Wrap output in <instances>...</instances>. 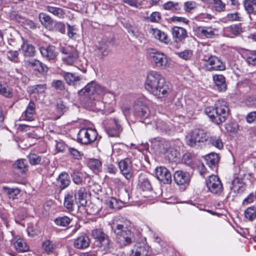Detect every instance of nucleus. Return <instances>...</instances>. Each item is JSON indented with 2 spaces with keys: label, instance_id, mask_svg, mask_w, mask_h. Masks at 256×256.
<instances>
[{
  "label": "nucleus",
  "instance_id": "nucleus-1",
  "mask_svg": "<svg viewBox=\"0 0 256 256\" xmlns=\"http://www.w3.org/2000/svg\"><path fill=\"white\" fill-rule=\"evenodd\" d=\"M108 92V89L94 82L88 84L79 92L80 101L84 106L92 110H102L104 108V102L96 99Z\"/></svg>",
  "mask_w": 256,
  "mask_h": 256
},
{
  "label": "nucleus",
  "instance_id": "nucleus-2",
  "mask_svg": "<svg viewBox=\"0 0 256 256\" xmlns=\"http://www.w3.org/2000/svg\"><path fill=\"white\" fill-rule=\"evenodd\" d=\"M144 88L148 92L158 98L166 97L172 92L164 78L160 72L155 70H151L148 73Z\"/></svg>",
  "mask_w": 256,
  "mask_h": 256
},
{
  "label": "nucleus",
  "instance_id": "nucleus-3",
  "mask_svg": "<svg viewBox=\"0 0 256 256\" xmlns=\"http://www.w3.org/2000/svg\"><path fill=\"white\" fill-rule=\"evenodd\" d=\"M116 240L121 246H125L132 242L134 237L130 228V222L122 218L116 217L109 223Z\"/></svg>",
  "mask_w": 256,
  "mask_h": 256
},
{
  "label": "nucleus",
  "instance_id": "nucleus-4",
  "mask_svg": "<svg viewBox=\"0 0 256 256\" xmlns=\"http://www.w3.org/2000/svg\"><path fill=\"white\" fill-rule=\"evenodd\" d=\"M204 111L212 122L218 125L224 122L230 114L228 104L222 100L216 101L214 106L206 107Z\"/></svg>",
  "mask_w": 256,
  "mask_h": 256
},
{
  "label": "nucleus",
  "instance_id": "nucleus-5",
  "mask_svg": "<svg viewBox=\"0 0 256 256\" xmlns=\"http://www.w3.org/2000/svg\"><path fill=\"white\" fill-rule=\"evenodd\" d=\"M210 138V134L202 128L192 130L186 138V144L190 147L199 148Z\"/></svg>",
  "mask_w": 256,
  "mask_h": 256
},
{
  "label": "nucleus",
  "instance_id": "nucleus-6",
  "mask_svg": "<svg viewBox=\"0 0 256 256\" xmlns=\"http://www.w3.org/2000/svg\"><path fill=\"white\" fill-rule=\"evenodd\" d=\"M133 110L136 118L140 120L148 118L150 115V110L148 100L144 96L138 97L134 102Z\"/></svg>",
  "mask_w": 256,
  "mask_h": 256
},
{
  "label": "nucleus",
  "instance_id": "nucleus-7",
  "mask_svg": "<svg viewBox=\"0 0 256 256\" xmlns=\"http://www.w3.org/2000/svg\"><path fill=\"white\" fill-rule=\"evenodd\" d=\"M149 59L154 66L160 69H166L171 65V60L162 52L155 51L149 54Z\"/></svg>",
  "mask_w": 256,
  "mask_h": 256
},
{
  "label": "nucleus",
  "instance_id": "nucleus-8",
  "mask_svg": "<svg viewBox=\"0 0 256 256\" xmlns=\"http://www.w3.org/2000/svg\"><path fill=\"white\" fill-rule=\"evenodd\" d=\"M98 132L92 128H81L77 136V141L82 144H88L96 140Z\"/></svg>",
  "mask_w": 256,
  "mask_h": 256
},
{
  "label": "nucleus",
  "instance_id": "nucleus-9",
  "mask_svg": "<svg viewBox=\"0 0 256 256\" xmlns=\"http://www.w3.org/2000/svg\"><path fill=\"white\" fill-rule=\"evenodd\" d=\"M206 184L208 190L213 194H220L223 190V186L219 177L211 175L206 180Z\"/></svg>",
  "mask_w": 256,
  "mask_h": 256
},
{
  "label": "nucleus",
  "instance_id": "nucleus-10",
  "mask_svg": "<svg viewBox=\"0 0 256 256\" xmlns=\"http://www.w3.org/2000/svg\"><path fill=\"white\" fill-rule=\"evenodd\" d=\"M206 66L209 71L224 70L226 69L224 62L216 56H211L204 58Z\"/></svg>",
  "mask_w": 256,
  "mask_h": 256
},
{
  "label": "nucleus",
  "instance_id": "nucleus-11",
  "mask_svg": "<svg viewBox=\"0 0 256 256\" xmlns=\"http://www.w3.org/2000/svg\"><path fill=\"white\" fill-rule=\"evenodd\" d=\"M60 52L66 54V56L62 58V61L68 65H72L78 58V50L75 48L70 46L62 47Z\"/></svg>",
  "mask_w": 256,
  "mask_h": 256
},
{
  "label": "nucleus",
  "instance_id": "nucleus-12",
  "mask_svg": "<svg viewBox=\"0 0 256 256\" xmlns=\"http://www.w3.org/2000/svg\"><path fill=\"white\" fill-rule=\"evenodd\" d=\"M109 123L110 126L106 127L108 135L112 137L118 136L122 130L120 120L116 118H113L109 120Z\"/></svg>",
  "mask_w": 256,
  "mask_h": 256
},
{
  "label": "nucleus",
  "instance_id": "nucleus-13",
  "mask_svg": "<svg viewBox=\"0 0 256 256\" xmlns=\"http://www.w3.org/2000/svg\"><path fill=\"white\" fill-rule=\"evenodd\" d=\"M118 166L121 174L127 180H130L132 176V162L128 158H125L118 162Z\"/></svg>",
  "mask_w": 256,
  "mask_h": 256
},
{
  "label": "nucleus",
  "instance_id": "nucleus-14",
  "mask_svg": "<svg viewBox=\"0 0 256 256\" xmlns=\"http://www.w3.org/2000/svg\"><path fill=\"white\" fill-rule=\"evenodd\" d=\"M156 178L164 184H170L172 176L169 170L164 166L157 167L155 169Z\"/></svg>",
  "mask_w": 256,
  "mask_h": 256
},
{
  "label": "nucleus",
  "instance_id": "nucleus-15",
  "mask_svg": "<svg viewBox=\"0 0 256 256\" xmlns=\"http://www.w3.org/2000/svg\"><path fill=\"white\" fill-rule=\"evenodd\" d=\"M76 200L75 190H71L66 192L64 195V205L68 212H72L74 210V206L76 203Z\"/></svg>",
  "mask_w": 256,
  "mask_h": 256
},
{
  "label": "nucleus",
  "instance_id": "nucleus-16",
  "mask_svg": "<svg viewBox=\"0 0 256 256\" xmlns=\"http://www.w3.org/2000/svg\"><path fill=\"white\" fill-rule=\"evenodd\" d=\"M149 247L144 242L136 243L130 256H148Z\"/></svg>",
  "mask_w": 256,
  "mask_h": 256
},
{
  "label": "nucleus",
  "instance_id": "nucleus-17",
  "mask_svg": "<svg viewBox=\"0 0 256 256\" xmlns=\"http://www.w3.org/2000/svg\"><path fill=\"white\" fill-rule=\"evenodd\" d=\"M42 56L47 60H54L58 55L56 48L54 46H48L46 47L40 48Z\"/></svg>",
  "mask_w": 256,
  "mask_h": 256
},
{
  "label": "nucleus",
  "instance_id": "nucleus-18",
  "mask_svg": "<svg viewBox=\"0 0 256 256\" xmlns=\"http://www.w3.org/2000/svg\"><path fill=\"white\" fill-rule=\"evenodd\" d=\"M197 31L200 36L208 38H212L216 35L218 30L212 26H200L198 28Z\"/></svg>",
  "mask_w": 256,
  "mask_h": 256
},
{
  "label": "nucleus",
  "instance_id": "nucleus-19",
  "mask_svg": "<svg viewBox=\"0 0 256 256\" xmlns=\"http://www.w3.org/2000/svg\"><path fill=\"white\" fill-rule=\"evenodd\" d=\"M174 178L178 185H183L188 184L190 180V175L188 172L182 170H178L174 174Z\"/></svg>",
  "mask_w": 256,
  "mask_h": 256
},
{
  "label": "nucleus",
  "instance_id": "nucleus-20",
  "mask_svg": "<svg viewBox=\"0 0 256 256\" xmlns=\"http://www.w3.org/2000/svg\"><path fill=\"white\" fill-rule=\"evenodd\" d=\"M56 182L60 190L66 189L70 186L71 182L68 174L65 172L60 174L58 178H56Z\"/></svg>",
  "mask_w": 256,
  "mask_h": 256
},
{
  "label": "nucleus",
  "instance_id": "nucleus-21",
  "mask_svg": "<svg viewBox=\"0 0 256 256\" xmlns=\"http://www.w3.org/2000/svg\"><path fill=\"white\" fill-rule=\"evenodd\" d=\"M28 65L33 70L37 71L40 74H44L48 72V66L38 60L32 59L28 62Z\"/></svg>",
  "mask_w": 256,
  "mask_h": 256
},
{
  "label": "nucleus",
  "instance_id": "nucleus-22",
  "mask_svg": "<svg viewBox=\"0 0 256 256\" xmlns=\"http://www.w3.org/2000/svg\"><path fill=\"white\" fill-rule=\"evenodd\" d=\"M12 244L18 252H24L29 250V246L24 239L21 238H14L12 240Z\"/></svg>",
  "mask_w": 256,
  "mask_h": 256
},
{
  "label": "nucleus",
  "instance_id": "nucleus-23",
  "mask_svg": "<svg viewBox=\"0 0 256 256\" xmlns=\"http://www.w3.org/2000/svg\"><path fill=\"white\" fill-rule=\"evenodd\" d=\"M172 35L176 42L183 40L188 36L186 30L180 26H174L172 29Z\"/></svg>",
  "mask_w": 256,
  "mask_h": 256
},
{
  "label": "nucleus",
  "instance_id": "nucleus-24",
  "mask_svg": "<svg viewBox=\"0 0 256 256\" xmlns=\"http://www.w3.org/2000/svg\"><path fill=\"white\" fill-rule=\"evenodd\" d=\"M90 243L88 236L82 234L78 236L74 242V246L78 249H83L88 248Z\"/></svg>",
  "mask_w": 256,
  "mask_h": 256
},
{
  "label": "nucleus",
  "instance_id": "nucleus-25",
  "mask_svg": "<svg viewBox=\"0 0 256 256\" xmlns=\"http://www.w3.org/2000/svg\"><path fill=\"white\" fill-rule=\"evenodd\" d=\"M150 33L155 38L159 40L160 42L168 44L170 40L167 35L160 30L157 28H150L149 30Z\"/></svg>",
  "mask_w": 256,
  "mask_h": 256
},
{
  "label": "nucleus",
  "instance_id": "nucleus-26",
  "mask_svg": "<svg viewBox=\"0 0 256 256\" xmlns=\"http://www.w3.org/2000/svg\"><path fill=\"white\" fill-rule=\"evenodd\" d=\"M108 43L107 40H101L98 43L96 46L98 54L101 58H103L108 54L110 52Z\"/></svg>",
  "mask_w": 256,
  "mask_h": 256
},
{
  "label": "nucleus",
  "instance_id": "nucleus-27",
  "mask_svg": "<svg viewBox=\"0 0 256 256\" xmlns=\"http://www.w3.org/2000/svg\"><path fill=\"white\" fill-rule=\"evenodd\" d=\"M207 165L212 168L214 169L218 167L220 158L218 154L214 152L210 153L206 156Z\"/></svg>",
  "mask_w": 256,
  "mask_h": 256
},
{
  "label": "nucleus",
  "instance_id": "nucleus-28",
  "mask_svg": "<svg viewBox=\"0 0 256 256\" xmlns=\"http://www.w3.org/2000/svg\"><path fill=\"white\" fill-rule=\"evenodd\" d=\"M22 54L24 56H34L36 53L34 46L28 42H24L21 46Z\"/></svg>",
  "mask_w": 256,
  "mask_h": 256
},
{
  "label": "nucleus",
  "instance_id": "nucleus-29",
  "mask_svg": "<svg viewBox=\"0 0 256 256\" xmlns=\"http://www.w3.org/2000/svg\"><path fill=\"white\" fill-rule=\"evenodd\" d=\"M35 104L32 101H30L24 112V120L28 121L34 120V115L35 113Z\"/></svg>",
  "mask_w": 256,
  "mask_h": 256
},
{
  "label": "nucleus",
  "instance_id": "nucleus-30",
  "mask_svg": "<svg viewBox=\"0 0 256 256\" xmlns=\"http://www.w3.org/2000/svg\"><path fill=\"white\" fill-rule=\"evenodd\" d=\"M212 80L220 91H223L226 90V79L223 75H214Z\"/></svg>",
  "mask_w": 256,
  "mask_h": 256
},
{
  "label": "nucleus",
  "instance_id": "nucleus-31",
  "mask_svg": "<svg viewBox=\"0 0 256 256\" xmlns=\"http://www.w3.org/2000/svg\"><path fill=\"white\" fill-rule=\"evenodd\" d=\"M204 3L213 5L215 11L217 12H224L226 10V4L222 0H201Z\"/></svg>",
  "mask_w": 256,
  "mask_h": 256
},
{
  "label": "nucleus",
  "instance_id": "nucleus-32",
  "mask_svg": "<svg viewBox=\"0 0 256 256\" xmlns=\"http://www.w3.org/2000/svg\"><path fill=\"white\" fill-rule=\"evenodd\" d=\"M63 76L66 82L69 85L75 86L80 80V76L75 73L64 72Z\"/></svg>",
  "mask_w": 256,
  "mask_h": 256
},
{
  "label": "nucleus",
  "instance_id": "nucleus-33",
  "mask_svg": "<svg viewBox=\"0 0 256 256\" xmlns=\"http://www.w3.org/2000/svg\"><path fill=\"white\" fill-rule=\"evenodd\" d=\"M243 182L242 178H234L231 182L230 188L234 193L238 194L243 192Z\"/></svg>",
  "mask_w": 256,
  "mask_h": 256
},
{
  "label": "nucleus",
  "instance_id": "nucleus-34",
  "mask_svg": "<svg viewBox=\"0 0 256 256\" xmlns=\"http://www.w3.org/2000/svg\"><path fill=\"white\" fill-rule=\"evenodd\" d=\"M76 193V197L78 200V203L80 206H85L86 204V190L84 187H80L77 190H75Z\"/></svg>",
  "mask_w": 256,
  "mask_h": 256
},
{
  "label": "nucleus",
  "instance_id": "nucleus-35",
  "mask_svg": "<svg viewBox=\"0 0 256 256\" xmlns=\"http://www.w3.org/2000/svg\"><path fill=\"white\" fill-rule=\"evenodd\" d=\"M39 20L41 24L46 28H50L53 24L52 18L44 12L40 13Z\"/></svg>",
  "mask_w": 256,
  "mask_h": 256
},
{
  "label": "nucleus",
  "instance_id": "nucleus-36",
  "mask_svg": "<svg viewBox=\"0 0 256 256\" xmlns=\"http://www.w3.org/2000/svg\"><path fill=\"white\" fill-rule=\"evenodd\" d=\"M46 89V84H36L30 86L28 92L30 94H34V96H36V94H40L44 92Z\"/></svg>",
  "mask_w": 256,
  "mask_h": 256
},
{
  "label": "nucleus",
  "instance_id": "nucleus-37",
  "mask_svg": "<svg viewBox=\"0 0 256 256\" xmlns=\"http://www.w3.org/2000/svg\"><path fill=\"white\" fill-rule=\"evenodd\" d=\"M0 94L6 98H12L13 96V92L7 84L0 82Z\"/></svg>",
  "mask_w": 256,
  "mask_h": 256
},
{
  "label": "nucleus",
  "instance_id": "nucleus-38",
  "mask_svg": "<svg viewBox=\"0 0 256 256\" xmlns=\"http://www.w3.org/2000/svg\"><path fill=\"white\" fill-rule=\"evenodd\" d=\"M243 4L244 10L248 14H254L255 15L256 0H244Z\"/></svg>",
  "mask_w": 256,
  "mask_h": 256
},
{
  "label": "nucleus",
  "instance_id": "nucleus-39",
  "mask_svg": "<svg viewBox=\"0 0 256 256\" xmlns=\"http://www.w3.org/2000/svg\"><path fill=\"white\" fill-rule=\"evenodd\" d=\"M138 186L143 191H150L152 188L149 180L142 176L139 178Z\"/></svg>",
  "mask_w": 256,
  "mask_h": 256
},
{
  "label": "nucleus",
  "instance_id": "nucleus-40",
  "mask_svg": "<svg viewBox=\"0 0 256 256\" xmlns=\"http://www.w3.org/2000/svg\"><path fill=\"white\" fill-rule=\"evenodd\" d=\"M46 9L49 12L60 18H62L64 16L65 14L62 8L47 6Z\"/></svg>",
  "mask_w": 256,
  "mask_h": 256
},
{
  "label": "nucleus",
  "instance_id": "nucleus-41",
  "mask_svg": "<svg viewBox=\"0 0 256 256\" xmlns=\"http://www.w3.org/2000/svg\"><path fill=\"white\" fill-rule=\"evenodd\" d=\"M244 216L248 220L253 222L256 218V207L248 208L244 212Z\"/></svg>",
  "mask_w": 256,
  "mask_h": 256
},
{
  "label": "nucleus",
  "instance_id": "nucleus-42",
  "mask_svg": "<svg viewBox=\"0 0 256 256\" xmlns=\"http://www.w3.org/2000/svg\"><path fill=\"white\" fill-rule=\"evenodd\" d=\"M73 182L78 185L82 184L83 181V174L77 170H74L70 174Z\"/></svg>",
  "mask_w": 256,
  "mask_h": 256
},
{
  "label": "nucleus",
  "instance_id": "nucleus-43",
  "mask_svg": "<svg viewBox=\"0 0 256 256\" xmlns=\"http://www.w3.org/2000/svg\"><path fill=\"white\" fill-rule=\"evenodd\" d=\"M210 143L215 148L221 150L224 147V144L222 139L218 136H210L209 138Z\"/></svg>",
  "mask_w": 256,
  "mask_h": 256
},
{
  "label": "nucleus",
  "instance_id": "nucleus-44",
  "mask_svg": "<svg viewBox=\"0 0 256 256\" xmlns=\"http://www.w3.org/2000/svg\"><path fill=\"white\" fill-rule=\"evenodd\" d=\"M72 218L67 216H59L54 220L55 224L60 226L66 227L70 223Z\"/></svg>",
  "mask_w": 256,
  "mask_h": 256
},
{
  "label": "nucleus",
  "instance_id": "nucleus-45",
  "mask_svg": "<svg viewBox=\"0 0 256 256\" xmlns=\"http://www.w3.org/2000/svg\"><path fill=\"white\" fill-rule=\"evenodd\" d=\"M3 188L9 198H12V200L15 199L21 191L20 189L17 188H14L4 186Z\"/></svg>",
  "mask_w": 256,
  "mask_h": 256
},
{
  "label": "nucleus",
  "instance_id": "nucleus-46",
  "mask_svg": "<svg viewBox=\"0 0 256 256\" xmlns=\"http://www.w3.org/2000/svg\"><path fill=\"white\" fill-rule=\"evenodd\" d=\"M162 8L165 10L176 12L180 10V6L178 2H168L162 5Z\"/></svg>",
  "mask_w": 256,
  "mask_h": 256
},
{
  "label": "nucleus",
  "instance_id": "nucleus-47",
  "mask_svg": "<svg viewBox=\"0 0 256 256\" xmlns=\"http://www.w3.org/2000/svg\"><path fill=\"white\" fill-rule=\"evenodd\" d=\"M42 248L48 254H50L53 252L56 246L52 241L47 240L43 242Z\"/></svg>",
  "mask_w": 256,
  "mask_h": 256
},
{
  "label": "nucleus",
  "instance_id": "nucleus-48",
  "mask_svg": "<svg viewBox=\"0 0 256 256\" xmlns=\"http://www.w3.org/2000/svg\"><path fill=\"white\" fill-rule=\"evenodd\" d=\"M88 164L90 168L96 172H98L102 167V162L98 159H90Z\"/></svg>",
  "mask_w": 256,
  "mask_h": 256
},
{
  "label": "nucleus",
  "instance_id": "nucleus-49",
  "mask_svg": "<svg viewBox=\"0 0 256 256\" xmlns=\"http://www.w3.org/2000/svg\"><path fill=\"white\" fill-rule=\"evenodd\" d=\"M28 166L27 161L24 159L18 160L14 164V168L19 170L22 172L28 170Z\"/></svg>",
  "mask_w": 256,
  "mask_h": 256
},
{
  "label": "nucleus",
  "instance_id": "nucleus-50",
  "mask_svg": "<svg viewBox=\"0 0 256 256\" xmlns=\"http://www.w3.org/2000/svg\"><path fill=\"white\" fill-rule=\"evenodd\" d=\"M246 60L247 62L252 66L256 65V50H249L246 54Z\"/></svg>",
  "mask_w": 256,
  "mask_h": 256
},
{
  "label": "nucleus",
  "instance_id": "nucleus-51",
  "mask_svg": "<svg viewBox=\"0 0 256 256\" xmlns=\"http://www.w3.org/2000/svg\"><path fill=\"white\" fill-rule=\"evenodd\" d=\"M92 236L96 240V242L98 243L101 240L107 236L103 232L101 229H96L92 230Z\"/></svg>",
  "mask_w": 256,
  "mask_h": 256
},
{
  "label": "nucleus",
  "instance_id": "nucleus-52",
  "mask_svg": "<svg viewBox=\"0 0 256 256\" xmlns=\"http://www.w3.org/2000/svg\"><path fill=\"white\" fill-rule=\"evenodd\" d=\"M30 163L32 165L39 164L41 162V157L36 154H30L28 156Z\"/></svg>",
  "mask_w": 256,
  "mask_h": 256
},
{
  "label": "nucleus",
  "instance_id": "nucleus-53",
  "mask_svg": "<svg viewBox=\"0 0 256 256\" xmlns=\"http://www.w3.org/2000/svg\"><path fill=\"white\" fill-rule=\"evenodd\" d=\"M96 245L102 250H108L110 248V240L107 236L97 243Z\"/></svg>",
  "mask_w": 256,
  "mask_h": 256
},
{
  "label": "nucleus",
  "instance_id": "nucleus-54",
  "mask_svg": "<svg viewBox=\"0 0 256 256\" xmlns=\"http://www.w3.org/2000/svg\"><path fill=\"white\" fill-rule=\"evenodd\" d=\"M8 58L12 62H19L18 52L17 50H9L7 52Z\"/></svg>",
  "mask_w": 256,
  "mask_h": 256
},
{
  "label": "nucleus",
  "instance_id": "nucleus-55",
  "mask_svg": "<svg viewBox=\"0 0 256 256\" xmlns=\"http://www.w3.org/2000/svg\"><path fill=\"white\" fill-rule=\"evenodd\" d=\"M226 130L232 134H234L237 132L238 129V126L236 122H230L226 126Z\"/></svg>",
  "mask_w": 256,
  "mask_h": 256
},
{
  "label": "nucleus",
  "instance_id": "nucleus-56",
  "mask_svg": "<svg viewBox=\"0 0 256 256\" xmlns=\"http://www.w3.org/2000/svg\"><path fill=\"white\" fill-rule=\"evenodd\" d=\"M52 86L58 90H62L64 89V84L60 80H54L52 82Z\"/></svg>",
  "mask_w": 256,
  "mask_h": 256
},
{
  "label": "nucleus",
  "instance_id": "nucleus-57",
  "mask_svg": "<svg viewBox=\"0 0 256 256\" xmlns=\"http://www.w3.org/2000/svg\"><path fill=\"white\" fill-rule=\"evenodd\" d=\"M226 18L229 21L242 20V18L240 16V14L238 12L228 14Z\"/></svg>",
  "mask_w": 256,
  "mask_h": 256
},
{
  "label": "nucleus",
  "instance_id": "nucleus-58",
  "mask_svg": "<svg viewBox=\"0 0 256 256\" xmlns=\"http://www.w3.org/2000/svg\"><path fill=\"white\" fill-rule=\"evenodd\" d=\"M196 7V4L194 1H188L184 4V10L186 12H190Z\"/></svg>",
  "mask_w": 256,
  "mask_h": 256
},
{
  "label": "nucleus",
  "instance_id": "nucleus-59",
  "mask_svg": "<svg viewBox=\"0 0 256 256\" xmlns=\"http://www.w3.org/2000/svg\"><path fill=\"white\" fill-rule=\"evenodd\" d=\"M177 54L180 58L187 60L192 58V52L190 50H185L183 52H178Z\"/></svg>",
  "mask_w": 256,
  "mask_h": 256
},
{
  "label": "nucleus",
  "instance_id": "nucleus-60",
  "mask_svg": "<svg viewBox=\"0 0 256 256\" xmlns=\"http://www.w3.org/2000/svg\"><path fill=\"white\" fill-rule=\"evenodd\" d=\"M77 30L74 26L68 24V35L70 38H75L77 36Z\"/></svg>",
  "mask_w": 256,
  "mask_h": 256
},
{
  "label": "nucleus",
  "instance_id": "nucleus-61",
  "mask_svg": "<svg viewBox=\"0 0 256 256\" xmlns=\"http://www.w3.org/2000/svg\"><path fill=\"white\" fill-rule=\"evenodd\" d=\"M228 30L234 36H236L242 32L241 28L238 25L234 24L228 28Z\"/></svg>",
  "mask_w": 256,
  "mask_h": 256
},
{
  "label": "nucleus",
  "instance_id": "nucleus-62",
  "mask_svg": "<svg viewBox=\"0 0 256 256\" xmlns=\"http://www.w3.org/2000/svg\"><path fill=\"white\" fill-rule=\"evenodd\" d=\"M68 152L74 159L79 160L81 158L80 152L75 148H68Z\"/></svg>",
  "mask_w": 256,
  "mask_h": 256
},
{
  "label": "nucleus",
  "instance_id": "nucleus-63",
  "mask_svg": "<svg viewBox=\"0 0 256 256\" xmlns=\"http://www.w3.org/2000/svg\"><path fill=\"white\" fill-rule=\"evenodd\" d=\"M122 110L123 114L125 116L126 120H128L129 119H130V113L131 110L129 106H123L122 107Z\"/></svg>",
  "mask_w": 256,
  "mask_h": 256
},
{
  "label": "nucleus",
  "instance_id": "nucleus-64",
  "mask_svg": "<svg viewBox=\"0 0 256 256\" xmlns=\"http://www.w3.org/2000/svg\"><path fill=\"white\" fill-rule=\"evenodd\" d=\"M152 22H158L160 19V14L158 12H153L149 17Z\"/></svg>",
  "mask_w": 256,
  "mask_h": 256
}]
</instances>
